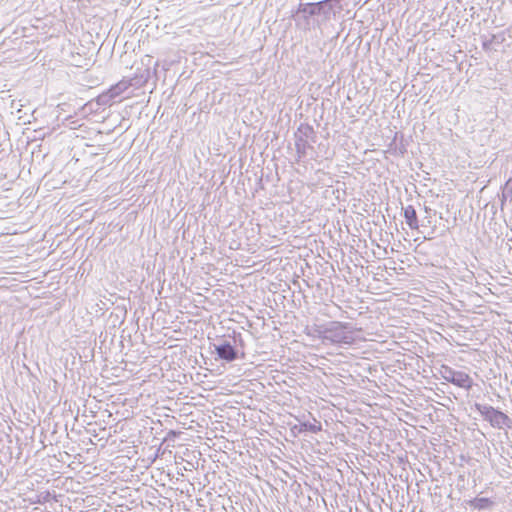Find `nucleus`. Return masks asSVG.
Returning <instances> with one entry per match:
<instances>
[{"label": "nucleus", "mask_w": 512, "mask_h": 512, "mask_svg": "<svg viewBox=\"0 0 512 512\" xmlns=\"http://www.w3.org/2000/svg\"><path fill=\"white\" fill-rule=\"evenodd\" d=\"M152 72L149 67L138 69L135 75L129 80L122 79L117 84L110 87L107 92H103L98 96L99 105H108L111 100L123 93L129 86L140 88L147 83Z\"/></svg>", "instance_id": "1"}, {"label": "nucleus", "mask_w": 512, "mask_h": 512, "mask_svg": "<svg viewBox=\"0 0 512 512\" xmlns=\"http://www.w3.org/2000/svg\"><path fill=\"white\" fill-rule=\"evenodd\" d=\"M350 324L342 322H332L329 327L323 331L322 339L324 342L339 345H351L355 342L352 331H349Z\"/></svg>", "instance_id": "2"}, {"label": "nucleus", "mask_w": 512, "mask_h": 512, "mask_svg": "<svg viewBox=\"0 0 512 512\" xmlns=\"http://www.w3.org/2000/svg\"><path fill=\"white\" fill-rule=\"evenodd\" d=\"M440 376L447 382L452 383L460 388L470 389L473 385L472 378L463 371H456L453 368L442 365L439 369Z\"/></svg>", "instance_id": "3"}, {"label": "nucleus", "mask_w": 512, "mask_h": 512, "mask_svg": "<svg viewBox=\"0 0 512 512\" xmlns=\"http://www.w3.org/2000/svg\"><path fill=\"white\" fill-rule=\"evenodd\" d=\"M200 60L202 64H223L220 61L212 60L210 55H204L203 53L196 52H188L187 50H179L177 60H171L169 64H198L197 61ZM229 64H232L231 62Z\"/></svg>", "instance_id": "4"}, {"label": "nucleus", "mask_w": 512, "mask_h": 512, "mask_svg": "<svg viewBox=\"0 0 512 512\" xmlns=\"http://www.w3.org/2000/svg\"><path fill=\"white\" fill-rule=\"evenodd\" d=\"M477 407L479 412L485 417V419L489 420L493 426L501 427L509 419L506 414L496 410L492 406L478 405Z\"/></svg>", "instance_id": "5"}, {"label": "nucleus", "mask_w": 512, "mask_h": 512, "mask_svg": "<svg viewBox=\"0 0 512 512\" xmlns=\"http://www.w3.org/2000/svg\"><path fill=\"white\" fill-rule=\"evenodd\" d=\"M214 350L220 359L227 362H232L238 357L237 350L228 340H222L218 344H214Z\"/></svg>", "instance_id": "6"}, {"label": "nucleus", "mask_w": 512, "mask_h": 512, "mask_svg": "<svg viewBox=\"0 0 512 512\" xmlns=\"http://www.w3.org/2000/svg\"><path fill=\"white\" fill-rule=\"evenodd\" d=\"M327 1L328 0H323L316 3H300L297 9V13L301 14L305 19L315 15H320L324 11Z\"/></svg>", "instance_id": "7"}, {"label": "nucleus", "mask_w": 512, "mask_h": 512, "mask_svg": "<svg viewBox=\"0 0 512 512\" xmlns=\"http://www.w3.org/2000/svg\"><path fill=\"white\" fill-rule=\"evenodd\" d=\"M298 134L295 146L299 157H301L305 153L307 139L314 136V130L309 125L301 124L298 128Z\"/></svg>", "instance_id": "8"}, {"label": "nucleus", "mask_w": 512, "mask_h": 512, "mask_svg": "<svg viewBox=\"0 0 512 512\" xmlns=\"http://www.w3.org/2000/svg\"><path fill=\"white\" fill-rule=\"evenodd\" d=\"M482 47L485 51L497 50L505 41L504 32L492 34L490 37L482 36Z\"/></svg>", "instance_id": "9"}, {"label": "nucleus", "mask_w": 512, "mask_h": 512, "mask_svg": "<svg viewBox=\"0 0 512 512\" xmlns=\"http://www.w3.org/2000/svg\"><path fill=\"white\" fill-rule=\"evenodd\" d=\"M404 210V218L406 220V223L411 229H418L419 228V221L417 217V213L415 208L412 205H408Z\"/></svg>", "instance_id": "10"}, {"label": "nucleus", "mask_w": 512, "mask_h": 512, "mask_svg": "<svg viewBox=\"0 0 512 512\" xmlns=\"http://www.w3.org/2000/svg\"><path fill=\"white\" fill-rule=\"evenodd\" d=\"M469 506L478 510H485L492 507L493 502L489 498H474L468 502Z\"/></svg>", "instance_id": "11"}, {"label": "nucleus", "mask_w": 512, "mask_h": 512, "mask_svg": "<svg viewBox=\"0 0 512 512\" xmlns=\"http://www.w3.org/2000/svg\"><path fill=\"white\" fill-rule=\"evenodd\" d=\"M306 428L313 432V433H317L318 431H320L321 427L320 426H316L314 424H309V425H306Z\"/></svg>", "instance_id": "12"}, {"label": "nucleus", "mask_w": 512, "mask_h": 512, "mask_svg": "<svg viewBox=\"0 0 512 512\" xmlns=\"http://www.w3.org/2000/svg\"><path fill=\"white\" fill-rule=\"evenodd\" d=\"M94 85H98V78H96V79L92 80V81L90 82V84H89V87H92V86H94Z\"/></svg>", "instance_id": "13"}, {"label": "nucleus", "mask_w": 512, "mask_h": 512, "mask_svg": "<svg viewBox=\"0 0 512 512\" xmlns=\"http://www.w3.org/2000/svg\"><path fill=\"white\" fill-rule=\"evenodd\" d=\"M49 498H50V493L46 492L45 495L43 496L44 502L49 501Z\"/></svg>", "instance_id": "14"}, {"label": "nucleus", "mask_w": 512, "mask_h": 512, "mask_svg": "<svg viewBox=\"0 0 512 512\" xmlns=\"http://www.w3.org/2000/svg\"><path fill=\"white\" fill-rule=\"evenodd\" d=\"M511 181H512V179L508 180L507 183H506V186H508Z\"/></svg>", "instance_id": "15"}]
</instances>
